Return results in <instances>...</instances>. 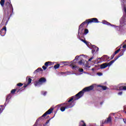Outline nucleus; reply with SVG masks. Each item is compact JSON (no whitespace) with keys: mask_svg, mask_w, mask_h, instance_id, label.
Listing matches in <instances>:
<instances>
[{"mask_svg":"<svg viewBox=\"0 0 126 126\" xmlns=\"http://www.w3.org/2000/svg\"><path fill=\"white\" fill-rule=\"evenodd\" d=\"M31 82H32V79H31V78H29L28 79V83L25 84L23 88H26V87H27V86H28V85H29V84H30V83H31Z\"/></svg>","mask_w":126,"mask_h":126,"instance_id":"14","label":"nucleus"},{"mask_svg":"<svg viewBox=\"0 0 126 126\" xmlns=\"http://www.w3.org/2000/svg\"><path fill=\"white\" fill-rule=\"evenodd\" d=\"M101 59H102V61L103 62H106V61H109V59H110V57L107 55H104L101 57Z\"/></svg>","mask_w":126,"mask_h":126,"instance_id":"17","label":"nucleus"},{"mask_svg":"<svg viewBox=\"0 0 126 126\" xmlns=\"http://www.w3.org/2000/svg\"><path fill=\"white\" fill-rule=\"evenodd\" d=\"M123 94V92H120L118 93V95H122Z\"/></svg>","mask_w":126,"mask_h":126,"instance_id":"42","label":"nucleus"},{"mask_svg":"<svg viewBox=\"0 0 126 126\" xmlns=\"http://www.w3.org/2000/svg\"><path fill=\"white\" fill-rule=\"evenodd\" d=\"M119 90L122 91L123 90H126V86H120L119 88Z\"/></svg>","mask_w":126,"mask_h":126,"instance_id":"21","label":"nucleus"},{"mask_svg":"<svg viewBox=\"0 0 126 126\" xmlns=\"http://www.w3.org/2000/svg\"><path fill=\"white\" fill-rule=\"evenodd\" d=\"M123 121L124 124H126V120H125V119H123Z\"/></svg>","mask_w":126,"mask_h":126,"instance_id":"44","label":"nucleus"},{"mask_svg":"<svg viewBox=\"0 0 126 126\" xmlns=\"http://www.w3.org/2000/svg\"><path fill=\"white\" fill-rule=\"evenodd\" d=\"M42 68H43L44 70H46V69H47V67H46V66H42Z\"/></svg>","mask_w":126,"mask_h":126,"instance_id":"40","label":"nucleus"},{"mask_svg":"<svg viewBox=\"0 0 126 126\" xmlns=\"http://www.w3.org/2000/svg\"><path fill=\"white\" fill-rule=\"evenodd\" d=\"M81 41H82V42H83V43H84L85 44H86V45H88V42L86 41V40L83 39H81Z\"/></svg>","mask_w":126,"mask_h":126,"instance_id":"26","label":"nucleus"},{"mask_svg":"<svg viewBox=\"0 0 126 126\" xmlns=\"http://www.w3.org/2000/svg\"><path fill=\"white\" fill-rule=\"evenodd\" d=\"M53 111H54V108H50L48 111H47L41 117L39 118V121H41L43 120V118L46 117L47 115H51L52 113H53Z\"/></svg>","mask_w":126,"mask_h":126,"instance_id":"5","label":"nucleus"},{"mask_svg":"<svg viewBox=\"0 0 126 126\" xmlns=\"http://www.w3.org/2000/svg\"><path fill=\"white\" fill-rule=\"evenodd\" d=\"M79 64H82V60H80L78 62Z\"/></svg>","mask_w":126,"mask_h":126,"instance_id":"39","label":"nucleus"},{"mask_svg":"<svg viewBox=\"0 0 126 126\" xmlns=\"http://www.w3.org/2000/svg\"><path fill=\"white\" fill-rule=\"evenodd\" d=\"M89 32V31H88V29H85L84 31V34L85 35H86V34H88Z\"/></svg>","mask_w":126,"mask_h":126,"instance_id":"25","label":"nucleus"},{"mask_svg":"<svg viewBox=\"0 0 126 126\" xmlns=\"http://www.w3.org/2000/svg\"><path fill=\"white\" fill-rule=\"evenodd\" d=\"M50 121H51V119H49V120H47L46 122L45 123V126H47L49 123H50Z\"/></svg>","mask_w":126,"mask_h":126,"instance_id":"34","label":"nucleus"},{"mask_svg":"<svg viewBox=\"0 0 126 126\" xmlns=\"http://www.w3.org/2000/svg\"><path fill=\"white\" fill-rule=\"evenodd\" d=\"M100 63V61L98 62V63Z\"/></svg>","mask_w":126,"mask_h":126,"instance_id":"50","label":"nucleus"},{"mask_svg":"<svg viewBox=\"0 0 126 126\" xmlns=\"http://www.w3.org/2000/svg\"><path fill=\"white\" fill-rule=\"evenodd\" d=\"M72 107H73V105L70 104L69 105H66L65 107H61L60 110L61 112H64V111H65V109H69V108H72Z\"/></svg>","mask_w":126,"mask_h":126,"instance_id":"10","label":"nucleus"},{"mask_svg":"<svg viewBox=\"0 0 126 126\" xmlns=\"http://www.w3.org/2000/svg\"><path fill=\"white\" fill-rule=\"evenodd\" d=\"M6 33V27H4V28H2L0 31V34L1 36H4Z\"/></svg>","mask_w":126,"mask_h":126,"instance_id":"9","label":"nucleus"},{"mask_svg":"<svg viewBox=\"0 0 126 126\" xmlns=\"http://www.w3.org/2000/svg\"><path fill=\"white\" fill-rule=\"evenodd\" d=\"M85 24H87V26H88V22H87V20H86L85 22H83L79 27V29L80 30V28L82 29L83 26L85 25Z\"/></svg>","mask_w":126,"mask_h":126,"instance_id":"16","label":"nucleus"},{"mask_svg":"<svg viewBox=\"0 0 126 126\" xmlns=\"http://www.w3.org/2000/svg\"><path fill=\"white\" fill-rule=\"evenodd\" d=\"M0 111H1V108H0Z\"/></svg>","mask_w":126,"mask_h":126,"instance_id":"47","label":"nucleus"},{"mask_svg":"<svg viewBox=\"0 0 126 126\" xmlns=\"http://www.w3.org/2000/svg\"><path fill=\"white\" fill-rule=\"evenodd\" d=\"M94 89V86L91 85L89 87H86L84 88L82 91L79 92L77 94H76V96H79V97H82L83 95H84L85 92H89V91H91Z\"/></svg>","mask_w":126,"mask_h":126,"instance_id":"3","label":"nucleus"},{"mask_svg":"<svg viewBox=\"0 0 126 126\" xmlns=\"http://www.w3.org/2000/svg\"><path fill=\"white\" fill-rule=\"evenodd\" d=\"M0 17H1V16H0Z\"/></svg>","mask_w":126,"mask_h":126,"instance_id":"49","label":"nucleus"},{"mask_svg":"<svg viewBox=\"0 0 126 126\" xmlns=\"http://www.w3.org/2000/svg\"><path fill=\"white\" fill-rule=\"evenodd\" d=\"M115 56H116V54H115L114 53H113L112 56H111V58L110 60H113V59H114V58L115 57Z\"/></svg>","mask_w":126,"mask_h":126,"instance_id":"29","label":"nucleus"},{"mask_svg":"<svg viewBox=\"0 0 126 126\" xmlns=\"http://www.w3.org/2000/svg\"><path fill=\"white\" fill-rule=\"evenodd\" d=\"M62 74H64V72H62Z\"/></svg>","mask_w":126,"mask_h":126,"instance_id":"45","label":"nucleus"},{"mask_svg":"<svg viewBox=\"0 0 126 126\" xmlns=\"http://www.w3.org/2000/svg\"><path fill=\"white\" fill-rule=\"evenodd\" d=\"M79 71L80 72H83V69H82V68H79Z\"/></svg>","mask_w":126,"mask_h":126,"instance_id":"38","label":"nucleus"},{"mask_svg":"<svg viewBox=\"0 0 126 126\" xmlns=\"http://www.w3.org/2000/svg\"><path fill=\"white\" fill-rule=\"evenodd\" d=\"M120 24L121 26H125L126 24V17H122V19L120 20Z\"/></svg>","mask_w":126,"mask_h":126,"instance_id":"8","label":"nucleus"},{"mask_svg":"<svg viewBox=\"0 0 126 126\" xmlns=\"http://www.w3.org/2000/svg\"><path fill=\"white\" fill-rule=\"evenodd\" d=\"M93 59H94V57H92L91 58L89 59V62H91L92 60H93Z\"/></svg>","mask_w":126,"mask_h":126,"instance_id":"37","label":"nucleus"},{"mask_svg":"<svg viewBox=\"0 0 126 126\" xmlns=\"http://www.w3.org/2000/svg\"><path fill=\"white\" fill-rule=\"evenodd\" d=\"M70 66H72V69H75V68H77V66H76V65H74V63H72Z\"/></svg>","mask_w":126,"mask_h":126,"instance_id":"23","label":"nucleus"},{"mask_svg":"<svg viewBox=\"0 0 126 126\" xmlns=\"http://www.w3.org/2000/svg\"><path fill=\"white\" fill-rule=\"evenodd\" d=\"M92 70H94V68H93V69H92Z\"/></svg>","mask_w":126,"mask_h":126,"instance_id":"48","label":"nucleus"},{"mask_svg":"<svg viewBox=\"0 0 126 126\" xmlns=\"http://www.w3.org/2000/svg\"><path fill=\"white\" fill-rule=\"evenodd\" d=\"M0 4L3 7L4 11H9L10 13L13 12V7L10 0H0Z\"/></svg>","mask_w":126,"mask_h":126,"instance_id":"1","label":"nucleus"},{"mask_svg":"<svg viewBox=\"0 0 126 126\" xmlns=\"http://www.w3.org/2000/svg\"><path fill=\"white\" fill-rule=\"evenodd\" d=\"M120 51H121V49L119 48L118 50H116L114 53V55H117V54H118V53H119V52H120Z\"/></svg>","mask_w":126,"mask_h":126,"instance_id":"28","label":"nucleus"},{"mask_svg":"<svg viewBox=\"0 0 126 126\" xmlns=\"http://www.w3.org/2000/svg\"><path fill=\"white\" fill-rule=\"evenodd\" d=\"M19 90H18V91H17V92H19Z\"/></svg>","mask_w":126,"mask_h":126,"instance_id":"46","label":"nucleus"},{"mask_svg":"<svg viewBox=\"0 0 126 126\" xmlns=\"http://www.w3.org/2000/svg\"><path fill=\"white\" fill-rule=\"evenodd\" d=\"M84 28H80V29L79 30V29H78V37H79V38H80V35H83L84 34Z\"/></svg>","mask_w":126,"mask_h":126,"instance_id":"12","label":"nucleus"},{"mask_svg":"<svg viewBox=\"0 0 126 126\" xmlns=\"http://www.w3.org/2000/svg\"><path fill=\"white\" fill-rule=\"evenodd\" d=\"M97 87H100L103 90H107V87L105 86L98 85Z\"/></svg>","mask_w":126,"mask_h":126,"instance_id":"22","label":"nucleus"},{"mask_svg":"<svg viewBox=\"0 0 126 126\" xmlns=\"http://www.w3.org/2000/svg\"><path fill=\"white\" fill-rule=\"evenodd\" d=\"M23 85V84L20 83L17 84V86H19V87H21Z\"/></svg>","mask_w":126,"mask_h":126,"instance_id":"30","label":"nucleus"},{"mask_svg":"<svg viewBox=\"0 0 126 126\" xmlns=\"http://www.w3.org/2000/svg\"><path fill=\"white\" fill-rule=\"evenodd\" d=\"M78 59H79V56H77L75 57V60H74L73 62H74L75 61H78Z\"/></svg>","mask_w":126,"mask_h":126,"instance_id":"31","label":"nucleus"},{"mask_svg":"<svg viewBox=\"0 0 126 126\" xmlns=\"http://www.w3.org/2000/svg\"><path fill=\"white\" fill-rule=\"evenodd\" d=\"M16 91V89H13L11 91V94H14L15 92Z\"/></svg>","mask_w":126,"mask_h":126,"instance_id":"27","label":"nucleus"},{"mask_svg":"<svg viewBox=\"0 0 126 126\" xmlns=\"http://www.w3.org/2000/svg\"><path fill=\"white\" fill-rule=\"evenodd\" d=\"M88 22V25L90 23H99L100 22L98 21V19L96 18H93L89 19H87Z\"/></svg>","mask_w":126,"mask_h":126,"instance_id":"6","label":"nucleus"},{"mask_svg":"<svg viewBox=\"0 0 126 126\" xmlns=\"http://www.w3.org/2000/svg\"><path fill=\"white\" fill-rule=\"evenodd\" d=\"M102 23H103V24H105V25H108V26H114V25H112L111 24V23H109V22H108L107 21H106V20H103V21H102Z\"/></svg>","mask_w":126,"mask_h":126,"instance_id":"18","label":"nucleus"},{"mask_svg":"<svg viewBox=\"0 0 126 126\" xmlns=\"http://www.w3.org/2000/svg\"><path fill=\"white\" fill-rule=\"evenodd\" d=\"M93 49L92 50V53L94 55L95 53H97L99 51V48L97 47L96 46L94 45L93 46Z\"/></svg>","mask_w":126,"mask_h":126,"instance_id":"11","label":"nucleus"},{"mask_svg":"<svg viewBox=\"0 0 126 126\" xmlns=\"http://www.w3.org/2000/svg\"><path fill=\"white\" fill-rule=\"evenodd\" d=\"M42 95H43V96H46V95L47 94V92H42Z\"/></svg>","mask_w":126,"mask_h":126,"instance_id":"32","label":"nucleus"},{"mask_svg":"<svg viewBox=\"0 0 126 126\" xmlns=\"http://www.w3.org/2000/svg\"><path fill=\"white\" fill-rule=\"evenodd\" d=\"M47 81V79H45V77H42L39 79V80L34 82V86H40V85H42L43 83H45Z\"/></svg>","mask_w":126,"mask_h":126,"instance_id":"4","label":"nucleus"},{"mask_svg":"<svg viewBox=\"0 0 126 126\" xmlns=\"http://www.w3.org/2000/svg\"><path fill=\"white\" fill-rule=\"evenodd\" d=\"M7 18L8 20H6V23H5V25H6V24H7V23L8 22V20L9 19V16H7Z\"/></svg>","mask_w":126,"mask_h":126,"instance_id":"33","label":"nucleus"},{"mask_svg":"<svg viewBox=\"0 0 126 126\" xmlns=\"http://www.w3.org/2000/svg\"><path fill=\"white\" fill-rule=\"evenodd\" d=\"M60 64L58 63V64H55L54 66V68L55 69H58V68H59V67H60Z\"/></svg>","mask_w":126,"mask_h":126,"instance_id":"24","label":"nucleus"},{"mask_svg":"<svg viewBox=\"0 0 126 126\" xmlns=\"http://www.w3.org/2000/svg\"><path fill=\"white\" fill-rule=\"evenodd\" d=\"M124 55L123 52L120 53L117 56H116L114 59L111 61L109 63H102L100 65V68L101 69H103L104 68H106V67H108V66H111L113 63H114V62H116V60L118 59L119 58L122 57Z\"/></svg>","mask_w":126,"mask_h":126,"instance_id":"2","label":"nucleus"},{"mask_svg":"<svg viewBox=\"0 0 126 126\" xmlns=\"http://www.w3.org/2000/svg\"><path fill=\"white\" fill-rule=\"evenodd\" d=\"M123 49H126V44H124V45L123 46Z\"/></svg>","mask_w":126,"mask_h":126,"instance_id":"43","label":"nucleus"},{"mask_svg":"<svg viewBox=\"0 0 126 126\" xmlns=\"http://www.w3.org/2000/svg\"><path fill=\"white\" fill-rule=\"evenodd\" d=\"M11 94H9L7 96L6 98V102L4 103L5 106L6 105V104H8V102H9V99H11Z\"/></svg>","mask_w":126,"mask_h":126,"instance_id":"15","label":"nucleus"},{"mask_svg":"<svg viewBox=\"0 0 126 126\" xmlns=\"http://www.w3.org/2000/svg\"><path fill=\"white\" fill-rule=\"evenodd\" d=\"M52 62H46L44 64V65H45V66L46 67H48V66H50L51 65H52Z\"/></svg>","mask_w":126,"mask_h":126,"instance_id":"19","label":"nucleus"},{"mask_svg":"<svg viewBox=\"0 0 126 126\" xmlns=\"http://www.w3.org/2000/svg\"><path fill=\"white\" fill-rule=\"evenodd\" d=\"M40 71H43V69H42V68H38L36 70H35L34 71L33 73H38V72H40Z\"/></svg>","mask_w":126,"mask_h":126,"instance_id":"20","label":"nucleus"},{"mask_svg":"<svg viewBox=\"0 0 126 126\" xmlns=\"http://www.w3.org/2000/svg\"><path fill=\"white\" fill-rule=\"evenodd\" d=\"M109 123H112V118H111V116H109L107 120H105V121H102V125H104V124H109Z\"/></svg>","mask_w":126,"mask_h":126,"instance_id":"13","label":"nucleus"},{"mask_svg":"<svg viewBox=\"0 0 126 126\" xmlns=\"http://www.w3.org/2000/svg\"><path fill=\"white\" fill-rule=\"evenodd\" d=\"M64 63H65V62H64Z\"/></svg>","mask_w":126,"mask_h":126,"instance_id":"51","label":"nucleus"},{"mask_svg":"<svg viewBox=\"0 0 126 126\" xmlns=\"http://www.w3.org/2000/svg\"><path fill=\"white\" fill-rule=\"evenodd\" d=\"M81 122L82 123H83V124L81 125V126H86V124H85V122H84V121H82Z\"/></svg>","mask_w":126,"mask_h":126,"instance_id":"35","label":"nucleus"},{"mask_svg":"<svg viewBox=\"0 0 126 126\" xmlns=\"http://www.w3.org/2000/svg\"><path fill=\"white\" fill-rule=\"evenodd\" d=\"M98 60H101V61H103V58H99L98 59H96V61H98Z\"/></svg>","mask_w":126,"mask_h":126,"instance_id":"41","label":"nucleus"},{"mask_svg":"<svg viewBox=\"0 0 126 126\" xmlns=\"http://www.w3.org/2000/svg\"><path fill=\"white\" fill-rule=\"evenodd\" d=\"M80 98H81V97H80L79 95H76V94L75 95L72 96L70 99L68 100V103H70L73 100H74V101H76V100H78Z\"/></svg>","mask_w":126,"mask_h":126,"instance_id":"7","label":"nucleus"},{"mask_svg":"<svg viewBox=\"0 0 126 126\" xmlns=\"http://www.w3.org/2000/svg\"><path fill=\"white\" fill-rule=\"evenodd\" d=\"M97 75H98L99 76H101V75H103V74L101 72H98L97 73Z\"/></svg>","mask_w":126,"mask_h":126,"instance_id":"36","label":"nucleus"}]
</instances>
